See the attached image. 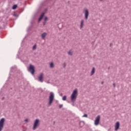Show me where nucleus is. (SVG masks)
I'll use <instances>...</instances> for the list:
<instances>
[{"label":"nucleus","mask_w":131,"mask_h":131,"mask_svg":"<svg viewBox=\"0 0 131 131\" xmlns=\"http://www.w3.org/2000/svg\"><path fill=\"white\" fill-rule=\"evenodd\" d=\"M4 123H5V118H2L0 120V131L4 128Z\"/></svg>","instance_id":"39448f33"},{"label":"nucleus","mask_w":131,"mask_h":131,"mask_svg":"<svg viewBox=\"0 0 131 131\" xmlns=\"http://www.w3.org/2000/svg\"><path fill=\"white\" fill-rule=\"evenodd\" d=\"M119 126H120V124L119 121H117L116 123V125H115V131L118 130V129H119Z\"/></svg>","instance_id":"1a4fd4ad"},{"label":"nucleus","mask_w":131,"mask_h":131,"mask_svg":"<svg viewBox=\"0 0 131 131\" xmlns=\"http://www.w3.org/2000/svg\"><path fill=\"white\" fill-rule=\"evenodd\" d=\"M114 88H115V83L113 84Z\"/></svg>","instance_id":"a878e982"},{"label":"nucleus","mask_w":131,"mask_h":131,"mask_svg":"<svg viewBox=\"0 0 131 131\" xmlns=\"http://www.w3.org/2000/svg\"><path fill=\"white\" fill-rule=\"evenodd\" d=\"M95 68H92V70L91 71V76H92V75H94V74H95Z\"/></svg>","instance_id":"4468645a"},{"label":"nucleus","mask_w":131,"mask_h":131,"mask_svg":"<svg viewBox=\"0 0 131 131\" xmlns=\"http://www.w3.org/2000/svg\"><path fill=\"white\" fill-rule=\"evenodd\" d=\"M83 22H84L83 19H82L81 20V24H80V29H81V28H82L83 27Z\"/></svg>","instance_id":"ddd939ff"},{"label":"nucleus","mask_w":131,"mask_h":131,"mask_svg":"<svg viewBox=\"0 0 131 131\" xmlns=\"http://www.w3.org/2000/svg\"><path fill=\"white\" fill-rule=\"evenodd\" d=\"M17 5H13L12 7V10H16V9H17Z\"/></svg>","instance_id":"2eb2a0df"},{"label":"nucleus","mask_w":131,"mask_h":131,"mask_svg":"<svg viewBox=\"0 0 131 131\" xmlns=\"http://www.w3.org/2000/svg\"><path fill=\"white\" fill-rule=\"evenodd\" d=\"M38 125H39V119H36L34 122V125L33 127V130H35Z\"/></svg>","instance_id":"20e7f679"},{"label":"nucleus","mask_w":131,"mask_h":131,"mask_svg":"<svg viewBox=\"0 0 131 131\" xmlns=\"http://www.w3.org/2000/svg\"><path fill=\"white\" fill-rule=\"evenodd\" d=\"M43 16H45V12H42L39 18H38V22H40L41 20H42V18H43Z\"/></svg>","instance_id":"9b49d317"},{"label":"nucleus","mask_w":131,"mask_h":131,"mask_svg":"<svg viewBox=\"0 0 131 131\" xmlns=\"http://www.w3.org/2000/svg\"><path fill=\"white\" fill-rule=\"evenodd\" d=\"M47 34L46 32L42 33L41 35V38H42V39H45V37H46V36H47Z\"/></svg>","instance_id":"f8f14e48"},{"label":"nucleus","mask_w":131,"mask_h":131,"mask_svg":"<svg viewBox=\"0 0 131 131\" xmlns=\"http://www.w3.org/2000/svg\"><path fill=\"white\" fill-rule=\"evenodd\" d=\"M82 117H88V114H85L82 116Z\"/></svg>","instance_id":"412c9836"},{"label":"nucleus","mask_w":131,"mask_h":131,"mask_svg":"<svg viewBox=\"0 0 131 131\" xmlns=\"http://www.w3.org/2000/svg\"><path fill=\"white\" fill-rule=\"evenodd\" d=\"M28 71H29V72H30L31 74L33 75V74H34V72H35L34 66H33L32 64H30V66L28 69Z\"/></svg>","instance_id":"7ed1b4c3"},{"label":"nucleus","mask_w":131,"mask_h":131,"mask_svg":"<svg viewBox=\"0 0 131 131\" xmlns=\"http://www.w3.org/2000/svg\"><path fill=\"white\" fill-rule=\"evenodd\" d=\"M48 11V9H46V11Z\"/></svg>","instance_id":"c85d7f7f"},{"label":"nucleus","mask_w":131,"mask_h":131,"mask_svg":"<svg viewBox=\"0 0 131 131\" xmlns=\"http://www.w3.org/2000/svg\"><path fill=\"white\" fill-rule=\"evenodd\" d=\"M13 68H14V67H12V68H11V69H13Z\"/></svg>","instance_id":"c756f323"},{"label":"nucleus","mask_w":131,"mask_h":131,"mask_svg":"<svg viewBox=\"0 0 131 131\" xmlns=\"http://www.w3.org/2000/svg\"><path fill=\"white\" fill-rule=\"evenodd\" d=\"M33 51H35L36 50V45H35L32 48Z\"/></svg>","instance_id":"a211bd4d"},{"label":"nucleus","mask_w":131,"mask_h":131,"mask_svg":"<svg viewBox=\"0 0 131 131\" xmlns=\"http://www.w3.org/2000/svg\"><path fill=\"white\" fill-rule=\"evenodd\" d=\"M68 55H69L70 56H72V52H71V51H69L68 52Z\"/></svg>","instance_id":"6ab92c4d"},{"label":"nucleus","mask_w":131,"mask_h":131,"mask_svg":"<svg viewBox=\"0 0 131 131\" xmlns=\"http://www.w3.org/2000/svg\"><path fill=\"white\" fill-rule=\"evenodd\" d=\"M67 66V64L66 62H64L63 63V68H66Z\"/></svg>","instance_id":"aec40b11"},{"label":"nucleus","mask_w":131,"mask_h":131,"mask_svg":"<svg viewBox=\"0 0 131 131\" xmlns=\"http://www.w3.org/2000/svg\"><path fill=\"white\" fill-rule=\"evenodd\" d=\"M103 82H101L102 84H103Z\"/></svg>","instance_id":"7c9ffc66"},{"label":"nucleus","mask_w":131,"mask_h":131,"mask_svg":"<svg viewBox=\"0 0 131 131\" xmlns=\"http://www.w3.org/2000/svg\"><path fill=\"white\" fill-rule=\"evenodd\" d=\"M50 68H54V63L53 62L50 63Z\"/></svg>","instance_id":"f3484780"},{"label":"nucleus","mask_w":131,"mask_h":131,"mask_svg":"<svg viewBox=\"0 0 131 131\" xmlns=\"http://www.w3.org/2000/svg\"><path fill=\"white\" fill-rule=\"evenodd\" d=\"M38 79L39 82H43V74L42 73H40L39 76L38 77Z\"/></svg>","instance_id":"0eeeda50"},{"label":"nucleus","mask_w":131,"mask_h":131,"mask_svg":"<svg viewBox=\"0 0 131 131\" xmlns=\"http://www.w3.org/2000/svg\"><path fill=\"white\" fill-rule=\"evenodd\" d=\"M100 115H98L95 119L94 121V124L95 125H98L99 123H100Z\"/></svg>","instance_id":"423d86ee"},{"label":"nucleus","mask_w":131,"mask_h":131,"mask_svg":"<svg viewBox=\"0 0 131 131\" xmlns=\"http://www.w3.org/2000/svg\"><path fill=\"white\" fill-rule=\"evenodd\" d=\"M84 16L85 20H88L89 18V15H90V13L89 12V10L88 9H84Z\"/></svg>","instance_id":"6e6552de"},{"label":"nucleus","mask_w":131,"mask_h":131,"mask_svg":"<svg viewBox=\"0 0 131 131\" xmlns=\"http://www.w3.org/2000/svg\"><path fill=\"white\" fill-rule=\"evenodd\" d=\"M13 16H14V17H17V14H16V13H14V14H13Z\"/></svg>","instance_id":"393cba45"},{"label":"nucleus","mask_w":131,"mask_h":131,"mask_svg":"<svg viewBox=\"0 0 131 131\" xmlns=\"http://www.w3.org/2000/svg\"><path fill=\"white\" fill-rule=\"evenodd\" d=\"M62 107H63V104H60V105H59V109H61V108H62Z\"/></svg>","instance_id":"4be33fe9"},{"label":"nucleus","mask_w":131,"mask_h":131,"mask_svg":"<svg viewBox=\"0 0 131 131\" xmlns=\"http://www.w3.org/2000/svg\"><path fill=\"white\" fill-rule=\"evenodd\" d=\"M43 16H45V12H42L39 18H38V22H40L41 20H42V18H43Z\"/></svg>","instance_id":"9d476101"},{"label":"nucleus","mask_w":131,"mask_h":131,"mask_svg":"<svg viewBox=\"0 0 131 131\" xmlns=\"http://www.w3.org/2000/svg\"><path fill=\"white\" fill-rule=\"evenodd\" d=\"M80 123H81V122H80Z\"/></svg>","instance_id":"72a5a7b5"},{"label":"nucleus","mask_w":131,"mask_h":131,"mask_svg":"<svg viewBox=\"0 0 131 131\" xmlns=\"http://www.w3.org/2000/svg\"><path fill=\"white\" fill-rule=\"evenodd\" d=\"M54 98H55V94H54V93L50 92V96H49V106H51V105H52V103H53V101H54Z\"/></svg>","instance_id":"f03ea898"},{"label":"nucleus","mask_w":131,"mask_h":131,"mask_svg":"<svg viewBox=\"0 0 131 131\" xmlns=\"http://www.w3.org/2000/svg\"><path fill=\"white\" fill-rule=\"evenodd\" d=\"M78 93V91H77V89H76L73 91L71 96V102H72V103H74L75 101H76Z\"/></svg>","instance_id":"f257e3e1"},{"label":"nucleus","mask_w":131,"mask_h":131,"mask_svg":"<svg viewBox=\"0 0 131 131\" xmlns=\"http://www.w3.org/2000/svg\"><path fill=\"white\" fill-rule=\"evenodd\" d=\"M2 100H4V98H2Z\"/></svg>","instance_id":"473e14b6"},{"label":"nucleus","mask_w":131,"mask_h":131,"mask_svg":"<svg viewBox=\"0 0 131 131\" xmlns=\"http://www.w3.org/2000/svg\"><path fill=\"white\" fill-rule=\"evenodd\" d=\"M23 131H26V130H23Z\"/></svg>","instance_id":"2f4dec72"},{"label":"nucleus","mask_w":131,"mask_h":131,"mask_svg":"<svg viewBox=\"0 0 131 131\" xmlns=\"http://www.w3.org/2000/svg\"><path fill=\"white\" fill-rule=\"evenodd\" d=\"M44 20H45V21H47L48 20V17H45Z\"/></svg>","instance_id":"5701e85b"},{"label":"nucleus","mask_w":131,"mask_h":131,"mask_svg":"<svg viewBox=\"0 0 131 131\" xmlns=\"http://www.w3.org/2000/svg\"><path fill=\"white\" fill-rule=\"evenodd\" d=\"M112 45V43H111L110 46L111 47Z\"/></svg>","instance_id":"bb28decb"},{"label":"nucleus","mask_w":131,"mask_h":131,"mask_svg":"<svg viewBox=\"0 0 131 131\" xmlns=\"http://www.w3.org/2000/svg\"><path fill=\"white\" fill-rule=\"evenodd\" d=\"M25 121L26 122H28V119H26L25 120Z\"/></svg>","instance_id":"b1692460"},{"label":"nucleus","mask_w":131,"mask_h":131,"mask_svg":"<svg viewBox=\"0 0 131 131\" xmlns=\"http://www.w3.org/2000/svg\"><path fill=\"white\" fill-rule=\"evenodd\" d=\"M43 25H46V23H43Z\"/></svg>","instance_id":"cd10ccee"},{"label":"nucleus","mask_w":131,"mask_h":131,"mask_svg":"<svg viewBox=\"0 0 131 131\" xmlns=\"http://www.w3.org/2000/svg\"><path fill=\"white\" fill-rule=\"evenodd\" d=\"M67 99V96H64L62 97V101H66Z\"/></svg>","instance_id":"dca6fc26"}]
</instances>
